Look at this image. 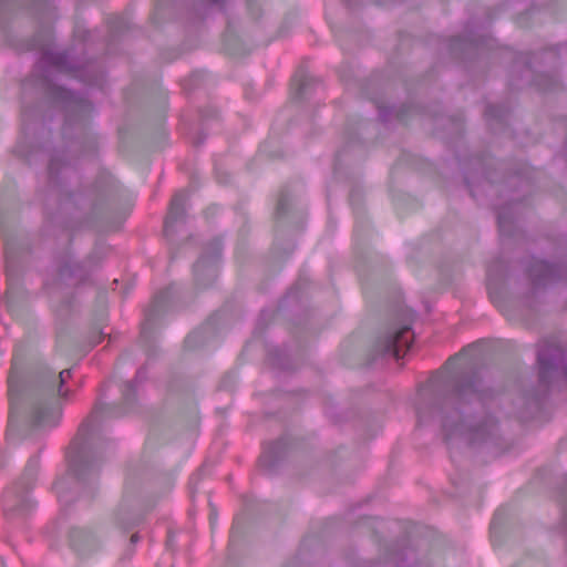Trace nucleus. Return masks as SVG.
<instances>
[{
  "label": "nucleus",
  "mask_w": 567,
  "mask_h": 567,
  "mask_svg": "<svg viewBox=\"0 0 567 567\" xmlns=\"http://www.w3.org/2000/svg\"><path fill=\"white\" fill-rule=\"evenodd\" d=\"M493 396L476 362H461L453 371L435 375L420 388L417 422H437L447 445L465 442L476 447H497L502 442L499 425L488 411Z\"/></svg>",
  "instance_id": "f257e3e1"
},
{
  "label": "nucleus",
  "mask_w": 567,
  "mask_h": 567,
  "mask_svg": "<svg viewBox=\"0 0 567 567\" xmlns=\"http://www.w3.org/2000/svg\"><path fill=\"white\" fill-rule=\"evenodd\" d=\"M78 79L91 86H103L104 71L96 61H80L70 51L53 52L44 50L30 80L54 104L64 112L63 135L70 138L75 131L74 141L69 144V152L80 151L82 156L91 155L97 147L96 137L89 130V120L93 105L58 83L59 76Z\"/></svg>",
  "instance_id": "f03ea898"
},
{
  "label": "nucleus",
  "mask_w": 567,
  "mask_h": 567,
  "mask_svg": "<svg viewBox=\"0 0 567 567\" xmlns=\"http://www.w3.org/2000/svg\"><path fill=\"white\" fill-rule=\"evenodd\" d=\"M125 413L126 409L99 404L81 424L66 452V474L53 485L63 509L76 499L80 492L91 493L94 489L102 451L106 445L101 435V424L107 419L120 417Z\"/></svg>",
  "instance_id": "7ed1b4c3"
},
{
  "label": "nucleus",
  "mask_w": 567,
  "mask_h": 567,
  "mask_svg": "<svg viewBox=\"0 0 567 567\" xmlns=\"http://www.w3.org/2000/svg\"><path fill=\"white\" fill-rule=\"evenodd\" d=\"M18 365V358L14 355L8 377L9 426L11 427L19 417L34 427L56 425L61 417L59 398L68 393L62 390V386L71 378V370L65 369L59 373L45 370L30 383L23 384Z\"/></svg>",
  "instance_id": "20e7f679"
},
{
  "label": "nucleus",
  "mask_w": 567,
  "mask_h": 567,
  "mask_svg": "<svg viewBox=\"0 0 567 567\" xmlns=\"http://www.w3.org/2000/svg\"><path fill=\"white\" fill-rule=\"evenodd\" d=\"M73 175V166L70 159H65V152L53 151L48 164V197L58 199L62 213L74 215L85 226H94L117 192L115 182L103 176L94 186L75 190L71 186Z\"/></svg>",
  "instance_id": "39448f33"
},
{
  "label": "nucleus",
  "mask_w": 567,
  "mask_h": 567,
  "mask_svg": "<svg viewBox=\"0 0 567 567\" xmlns=\"http://www.w3.org/2000/svg\"><path fill=\"white\" fill-rule=\"evenodd\" d=\"M538 386L526 395L529 408L538 410L549 390L560 382L567 384V354L555 342L544 341L537 352Z\"/></svg>",
  "instance_id": "423d86ee"
},
{
  "label": "nucleus",
  "mask_w": 567,
  "mask_h": 567,
  "mask_svg": "<svg viewBox=\"0 0 567 567\" xmlns=\"http://www.w3.org/2000/svg\"><path fill=\"white\" fill-rule=\"evenodd\" d=\"M39 464V457L31 456L19 481L4 492L2 503L7 515H24L32 508L28 492L34 486Z\"/></svg>",
  "instance_id": "0eeeda50"
},
{
  "label": "nucleus",
  "mask_w": 567,
  "mask_h": 567,
  "mask_svg": "<svg viewBox=\"0 0 567 567\" xmlns=\"http://www.w3.org/2000/svg\"><path fill=\"white\" fill-rule=\"evenodd\" d=\"M412 332L409 323H393L377 339L373 352L374 358L391 355L399 360L402 352L411 347Z\"/></svg>",
  "instance_id": "6e6552de"
},
{
  "label": "nucleus",
  "mask_w": 567,
  "mask_h": 567,
  "mask_svg": "<svg viewBox=\"0 0 567 567\" xmlns=\"http://www.w3.org/2000/svg\"><path fill=\"white\" fill-rule=\"evenodd\" d=\"M56 278L52 284V295L54 290L61 289L63 286L71 287L84 282L93 267L91 258L85 264L76 262L71 252L59 256L55 260Z\"/></svg>",
  "instance_id": "1a4fd4ad"
},
{
  "label": "nucleus",
  "mask_w": 567,
  "mask_h": 567,
  "mask_svg": "<svg viewBox=\"0 0 567 567\" xmlns=\"http://www.w3.org/2000/svg\"><path fill=\"white\" fill-rule=\"evenodd\" d=\"M220 255L221 241L216 238L208 244L193 267L196 287L204 289L214 282L217 277Z\"/></svg>",
  "instance_id": "9d476101"
},
{
  "label": "nucleus",
  "mask_w": 567,
  "mask_h": 567,
  "mask_svg": "<svg viewBox=\"0 0 567 567\" xmlns=\"http://www.w3.org/2000/svg\"><path fill=\"white\" fill-rule=\"evenodd\" d=\"M533 292L567 279V268L532 257L526 266Z\"/></svg>",
  "instance_id": "9b49d317"
},
{
  "label": "nucleus",
  "mask_w": 567,
  "mask_h": 567,
  "mask_svg": "<svg viewBox=\"0 0 567 567\" xmlns=\"http://www.w3.org/2000/svg\"><path fill=\"white\" fill-rule=\"evenodd\" d=\"M69 539L71 548L80 557H89L102 545V538L87 528L73 527L70 530Z\"/></svg>",
  "instance_id": "f8f14e48"
},
{
  "label": "nucleus",
  "mask_w": 567,
  "mask_h": 567,
  "mask_svg": "<svg viewBox=\"0 0 567 567\" xmlns=\"http://www.w3.org/2000/svg\"><path fill=\"white\" fill-rule=\"evenodd\" d=\"M173 287H168L167 289L158 292L154 299L152 305L145 311V320L142 323L141 328V338L146 340L151 334V330L158 318L159 313L163 311L171 293Z\"/></svg>",
  "instance_id": "ddd939ff"
},
{
  "label": "nucleus",
  "mask_w": 567,
  "mask_h": 567,
  "mask_svg": "<svg viewBox=\"0 0 567 567\" xmlns=\"http://www.w3.org/2000/svg\"><path fill=\"white\" fill-rule=\"evenodd\" d=\"M187 195L185 192H177L169 204L168 213L164 221V235L169 237L174 233V225L183 221L185 217V205Z\"/></svg>",
  "instance_id": "4468645a"
},
{
  "label": "nucleus",
  "mask_w": 567,
  "mask_h": 567,
  "mask_svg": "<svg viewBox=\"0 0 567 567\" xmlns=\"http://www.w3.org/2000/svg\"><path fill=\"white\" fill-rule=\"evenodd\" d=\"M288 445L287 436H282L278 441L269 443L259 458L261 466L268 471L274 470L279 461L286 455Z\"/></svg>",
  "instance_id": "2eb2a0df"
},
{
  "label": "nucleus",
  "mask_w": 567,
  "mask_h": 567,
  "mask_svg": "<svg viewBox=\"0 0 567 567\" xmlns=\"http://www.w3.org/2000/svg\"><path fill=\"white\" fill-rule=\"evenodd\" d=\"M142 513L133 508L131 504H127L126 498L123 499L114 514L115 524L123 529L136 526L142 522Z\"/></svg>",
  "instance_id": "dca6fc26"
},
{
  "label": "nucleus",
  "mask_w": 567,
  "mask_h": 567,
  "mask_svg": "<svg viewBox=\"0 0 567 567\" xmlns=\"http://www.w3.org/2000/svg\"><path fill=\"white\" fill-rule=\"evenodd\" d=\"M484 42L482 34L476 35L472 30H468L463 37H454L451 39L449 48L454 54H463L471 49H478Z\"/></svg>",
  "instance_id": "f3484780"
},
{
  "label": "nucleus",
  "mask_w": 567,
  "mask_h": 567,
  "mask_svg": "<svg viewBox=\"0 0 567 567\" xmlns=\"http://www.w3.org/2000/svg\"><path fill=\"white\" fill-rule=\"evenodd\" d=\"M518 203L512 202L497 210V223L502 236H511L515 225V212Z\"/></svg>",
  "instance_id": "a211bd4d"
},
{
  "label": "nucleus",
  "mask_w": 567,
  "mask_h": 567,
  "mask_svg": "<svg viewBox=\"0 0 567 567\" xmlns=\"http://www.w3.org/2000/svg\"><path fill=\"white\" fill-rule=\"evenodd\" d=\"M145 379L146 369L142 367L137 370L134 380L128 381L124 384V389L122 390L123 401L127 406H131L134 403L137 383L144 381Z\"/></svg>",
  "instance_id": "6ab92c4d"
},
{
  "label": "nucleus",
  "mask_w": 567,
  "mask_h": 567,
  "mask_svg": "<svg viewBox=\"0 0 567 567\" xmlns=\"http://www.w3.org/2000/svg\"><path fill=\"white\" fill-rule=\"evenodd\" d=\"M295 207H297L296 197L290 195L287 190H282L278 198L276 207V217L280 219L289 216Z\"/></svg>",
  "instance_id": "aec40b11"
},
{
  "label": "nucleus",
  "mask_w": 567,
  "mask_h": 567,
  "mask_svg": "<svg viewBox=\"0 0 567 567\" xmlns=\"http://www.w3.org/2000/svg\"><path fill=\"white\" fill-rule=\"evenodd\" d=\"M484 114L491 126L493 122L504 124L509 114V109L503 104H488Z\"/></svg>",
  "instance_id": "412c9836"
},
{
  "label": "nucleus",
  "mask_w": 567,
  "mask_h": 567,
  "mask_svg": "<svg viewBox=\"0 0 567 567\" xmlns=\"http://www.w3.org/2000/svg\"><path fill=\"white\" fill-rule=\"evenodd\" d=\"M30 9L42 19H50L53 14L54 6L51 0H32Z\"/></svg>",
  "instance_id": "4be33fe9"
},
{
  "label": "nucleus",
  "mask_w": 567,
  "mask_h": 567,
  "mask_svg": "<svg viewBox=\"0 0 567 567\" xmlns=\"http://www.w3.org/2000/svg\"><path fill=\"white\" fill-rule=\"evenodd\" d=\"M410 109V106H402L399 110L393 107L379 106V116L383 122L390 121L392 116L403 121L405 120L406 113Z\"/></svg>",
  "instance_id": "5701e85b"
},
{
  "label": "nucleus",
  "mask_w": 567,
  "mask_h": 567,
  "mask_svg": "<svg viewBox=\"0 0 567 567\" xmlns=\"http://www.w3.org/2000/svg\"><path fill=\"white\" fill-rule=\"evenodd\" d=\"M17 0H0V31L7 32L9 17L16 6Z\"/></svg>",
  "instance_id": "b1692460"
},
{
  "label": "nucleus",
  "mask_w": 567,
  "mask_h": 567,
  "mask_svg": "<svg viewBox=\"0 0 567 567\" xmlns=\"http://www.w3.org/2000/svg\"><path fill=\"white\" fill-rule=\"evenodd\" d=\"M0 225H1L2 237L4 240L6 272H7L8 281H11L13 278V269H12L13 260H12L11 245H10L9 238L3 229L2 221H0Z\"/></svg>",
  "instance_id": "393cba45"
},
{
  "label": "nucleus",
  "mask_w": 567,
  "mask_h": 567,
  "mask_svg": "<svg viewBox=\"0 0 567 567\" xmlns=\"http://www.w3.org/2000/svg\"><path fill=\"white\" fill-rule=\"evenodd\" d=\"M207 330V328H203V329H199V330H196L192 333H189L187 336V338L185 339V346L188 348V349H195L202 344H204V333L205 331Z\"/></svg>",
  "instance_id": "a878e982"
},
{
  "label": "nucleus",
  "mask_w": 567,
  "mask_h": 567,
  "mask_svg": "<svg viewBox=\"0 0 567 567\" xmlns=\"http://www.w3.org/2000/svg\"><path fill=\"white\" fill-rule=\"evenodd\" d=\"M504 265L505 264L502 259H496L493 262H491L487 267L488 280H492L498 276L503 277L506 271V267Z\"/></svg>",
  "instance_id": "bb28decb"
},
{
  "label": "nucleus",
  "mask_w": 567,
  "mask_h": 567,
  "mask_svg": "<svg viewBox=\"0 0 567 567\" xmlns=\"http://www.w3.org/2000/svg\"><path fill=\"white\" fill-rule=\"evenodd\" d=\"M516 63L517 64L524 63V65H525L524 72L529 73L532 71L530 59H529L528 54H520L518 56Z\"/></svg>",
  "instance_id": "cd10ccee"
},
{
  "label": "nucleus",
  "mask_w": 567,
  "mask_h": 567,
  "mask_svg": "<svg viewBox=\"0 0 567 567\" xmlns=\"http://www.w3.org/2000/svg\"><path fill=\"white\" fill-rule=\"evenodd\" d=\"M309 82H310V80L308 78H303L302 80H300L298 92H297V95L299 97H301L306 93Z\"/></svg>",
  "instance_id": "c85d7f7f"
},
{
  "label": "nucleus",
  "mask_w": 567,
  "mask_h": 567,
  "mask_svg": "<svg viewBox=\"0 0 567 567\" xmlns=\"http://www.w3.org/2000/svg\"><path fill=\"white\" fill-rule=\"evenodd\" d=\"M17 152H18L21 156L25 157L28 161H31L32 153H33V152H38V150H32V151H30V152H27V151H24V150L22 148V146H21V145H18V146H17Z\"/></svg>",
  "instance_id": "c756f323"
},
{
  "label": "nucleus",
  "mask_w": 567,
  "mask_h": 567,
  "mask_svg": "<svg viewBox=\"0 0 567 567\" xmlns=\"http://www.w3.org/2000/svg\"><path fill=\"white\" fill-rule=\"evenodd\" d=\"M105 336L106 333L103 330L99 331L91 340L92 346L99 344Z\"/></svg>",
  "instance_id": "7c9ffc66"
},
{
  "label": "nucleus",
  "mask_w": 567,
  "mask_h": 567,
  "mask_svg": "<svg viewBox=\"0 0 567 567\" xmlns=\"http://www.w3.org/2000/svg\"><path fill=\"white\" fill-rule=\"evenodd\" d=\"M470 347L468 348H465L456 358H451L447 362H446V368H449L450 365L453 364L454 361H458V360H462V358L464 357V354L470 351Z\"/></svg>",
  "instance_id": "2f4dec72"
},
{
  "label": "nucleus",
  "mask_w": 567,
  "mask_h": 567,
  "mask_svg": "<svg viewBox=\"0 0 567 567\" xmlns=\"http://www.w3.org/2000/svg\"><path fill=\"white\" fill-rule=\"evenodd\" d=\"M30 116H31V114H29V111L24 109V110L22 111V122H23V127H24L23 130H24V131H27V125H25V123H27V121H29V117H30Z\"/></svg>",
  "instance_id": "473e14b6"
},
{
  "label": "nucleus",
  "mask_w": 567,
  "mask_h": 567,
  "mask_svg": "<svg viewBox=\"0 0 567 567\" xmlns=\"http://www.w3.org/2000/svg\"><path fill=\"white\" fill-rule=\"evenodd\" d=\"M527 175H528L527 169L524 168V171L518 173L517 179H519V181H527L528 179Z\"/></svg>",
  "instance_id": "72a5a7b5"
},
{
  "label": "nucleus",
  "mask_w": 567,
  "mask_h": 567,
  "mask_svg": "<svg viewBox=\"0 0 567 567\" xmlns=\"http://www.w3.org/2000/svg\"><path fill=\"white\" fill-rule=\"evenodd\" d=\"M203 471H204V470H203V468H200V470L198 471V473H197V474H194V475L190 477L189 483H190V485H192V486H193L195 483H197V481L199 480V475H200V473H202Z\"/></svg>",
  "instance_id": "f704fd0d"
},
{
  "label": "nucleus",
  "mask_w": 567,
  "mask_h": 567,
  "mask_svg": "<svg viewBox=\"0 0 567 567\" xmlns=\"http://www.w3.org/2000/svg\"><path fill=\"white\" fill-rule=\"evenodd\" d=\"M212 4L217 6L218 8L223 9L225 7L226 0H210Z\"/></svg>",
  "instance_id": "c9c22d12"
},
{
  "label": "nucleus",
  "mask_w": 567,
  "mask_h": 567,
  "mask_svg": "<svg viewBox=\"0 0 567 567\" xmlns=\"http://www.w3.org/2000/svg\"><path fill=\"white\" fill-rule=\"evenodd\" d=\"M231 379V375L227 374L225 375V378L221 380V386L223 388H227V382Z\"/></svg>",
  "instance_id": "e433bc0d"
},
{
  "label": "nucleus",
  "mask_w": 567,
  "mask_h": 567,
  "mask_svg": "<svg viewBox=\"0 0 567 567\" xmlns=\"http://www.w3.org/2000/svg\"><path fill=\"white\" fill-rule=\"evenodd\" d=\"M140 540V536L137 534H133L131 537V545H135Z\"/></svg>",
  "instance_id": "4c0bfd02"
},
{
  "label": "nucleus",
  "mask_w": 567,
  "mask_h": 567,
  "mask_svg": "<svg viewBox=\"0 0 567 567\" xmlns=\"http://www.w3.org/2000/svg\"><path fill=\"white\" fill-rule=\"evenodd\" d=\"M68 307H69V303H64V305H62L61 307H56V308H55V311H58V312H61V313H62L64 309H68Z\"/></svg>",
  "instance_id": "58836bf2"
},
{
  "label": "nucleus",
  "mask_w": 567,
  "mask_h": 567,
  "mask_svg": "<svg viewBox=\"0 0 567 567\" xmlns=\"http://www.w3.org/2000/svg\"><path fill=\"white\" fill-rule=\"evenodd\" d=\"M537 85L540 86L543 90H551L554 87L553 84L545 85V84H542V83H537Z\"/></svg>",
  "instance_id": "ea45409f"
},
{
  "label": "nucleus",
  "mask_w": 567,
  "mask_h": 567,
  "mask_svg": "<svg viewBox=\"0 0 567 567\" xmlns=\"http://www.w3.org/2000/svg\"><path fill=\"white\" fill-rule=\"evenodd\" d=\"M133 554V550L131 548H128L125 554H124V558H130Z\"/></svg>",
  "instance_id": "a19ab883"
},
{
  "label": "nucleus",
  "mask_w": 567,
  "mask_h": 567,
  "mask_svg": "<svg viewBox=\"0 0 567 567\" xmlns=\"http://www.w3.org/2000/svg\"><path fill=\"white\" fill-rule=\"evenodd\" d=\"M344 152H346V150H342V151H339V152H338L337 157H338V159H339V161H340V159H341V157L343 156Z\"/></svg>",
  "instance_id": "79ce46f5"
},
{
  "label": "nucleus",
  "mask_w": 567,
  "mask_h": 567,
  "mask_svg": "<svg viewBox=\"0 0 567 567\" xmlns=\"http://www.w3.org/2000/svg\"><path fill=\"white\" fill-rule=\"evenodd\" d=\"M40 45H41V44L38 42V40H35V39H34V40H33V43H32V45H31V47H32V48H38V47H40Z\"/></svg>",
  "instance_id": "37998d69"
}]
</instances>
